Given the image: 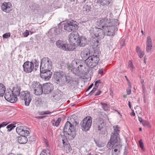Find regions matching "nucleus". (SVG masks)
<instances>
[{
    "instance_id": "obj_1",
    "label": "nucleus",
    "mask_w": 155,
    "mask_h": 155,
    "mask_svg": "<svg viewBox=\"0 0 155 155\" xmlns=\"http://www.w3.org/2000/svg\"><path fill=\"white\" fill-rule=\"evenodd\" d=\"M54 79L57 84H68V89H71L74 86V81L72 77L62 71L60 70L55 72L54 73Z\"/></svg>"
},
{
    "instance_id": "obj_35",
    "label": "nucleus",
    "mask_w": 155,
    "mask_h": 155,
    "mask_svg": "<svg viewBox=\"0 0 155 155\" xmlns=\"http://www.w3.org/2000/svg\"><path fill=\"white\" fill-rule=\"evenodd\" d=\"M61 120V118L60 117L58 118L56 120V121H55L54 120L53 121V122L52 123V124L54 126H55L56 127H57L59 125Z\"/></svg>"
},
{
    "instance_id": "obj_61",
    "label": "nucleus",
    "mask_w": 155,
    "mask_h": 155,
    "mask_svg": "<svg viewBox=\"0 0 155 155\" xmlns=\"http://www.w3.org/2000/svg\"><path fill=\"white\" fill-rule=\"evenodd\" d=\"M128 103V105H129V108L130 109H131V103H130V101H129Z\"/></svg>"
},
{
    "instance_id": "obj_50",
    "label": "nucleus",
    "mask_w": 155,
    "mask_h": 155,
    "mask_svg": "<svg viewBox=\"0 0 155 155\" xmlns=\"http://www.w3.org/2000/svg\"><path fill=\"white\" fill-rule=\"evenodd\" d=\"M62 141L63 146L64 147L65 146L67 145V143L68 142L66 139H62Z\"/></svg>"
},
{
    "instance_id": "obj_38",
    "label": "nucleus",
    "mask_w": 155,
    "mask_h": 155,
    "mask_svg": "<svg viewBox=\"0 0 155 155\" xmlns=\"http://www.w3.org/2000/svg\"><path fill=\"white\" fill-rule=\"evenodd\" d=\"M15 127V126L13 124H10L9 125H8L6 128L8 129V131L9 132L11 131L13 129L14 127Z\"/></svg>"
},
{
    "instance_id": "obj_11",
    "label": "nucleus",
    "mask_w": 155,
    "mask_h": 155,
    "mask_svg": "<svg viewBox=\"0 0 155 155\" xmlns=\"http://www.w3.org/2000/svg\"><path fill=\"white\" fill-rule=\"evenodd\" d=\"M77 22L74 20H71L68 23H66L64 26L65 30L68 31H71L73 30L78 28Z\"/></svg>"
},
{
    "instance_id": "obj_34",
    "label": "nucleus",
    "mask_w": 155,
    "mask_h": 155,
    "mask_svg": "<svg viewBox=\"0 0 155 155\" xmlns=\"http://www.w3.org/2000/svg\"><path fill=\"white\" fill-rule=\"evenodd\" d=\"M62 28L60 27H58L57 28H56L54 29V32L57 35L60 34L62 32Z\"/></svg>"
},
{
    "instance_id": "obj_19",
    "label": "nucleus",
    "mask_w": 155,
    "mask_h": 155,
    "mask_svg": "<svg viewBox=\"0 0 155 155\" xmlns=\"http://www.w3.org/2000/svg\"><path fill=\"white\" fill-rule=\"evenodd\" d=\"M27 128L25 127L19 126L16 128V131L19 135L28 136L29 134V132L27 130Z\"/></svg>"
},
{
    "instance_id": "obj_42",
    "label": "nucleus",
    "mask_w": 155,
    "mask_h": 155,
    "mask_svg": "<svg viewBox=\"0 0 155 155\" xmlns=\"http://www.w3.org/2000/svg\"><path fill=\"white\" fill-rule=\"evenodd\" d=\"M142 124L145 127L150 126V123L148 121H143L142 122Z\"/></svg>"
},
{
    "instance_id": "obj_44",
    "label": "nucleus",
    "mask_w": 155,
    "mask_h": 155,
    "mask_svg": "<svg viewBox=\"0 0 155 155\" xmlns=\"http://www.w3.org/2000/svg\"><path fill=\"white\" fill-rule=\"evenodd\" d=\"M10 36V34L9 33H6L3 35L2 37L4 38H7Z\"/></svg>"
},
{
    "instance_id": "obj_49",
    "label": "nucleus",
    "mask_w": 155,
    "mask_h": 155,
    "mask_svg": "<svg viewBox=\"0 0 155 155\" xmlns=\"http://www.w3.org/2000/svg\"><path fill=\"white\" fill-rule=\"evenodd\" d=\"M84 64V63H82L81 61H80V63L79 64V69H80V71H81L83 72L82 71V68L83 67V65Z\"/></svg>"
},
{
    "instance_id": "obj_18",
    "label": "nucleus",
    "mask_w": 155,
    "mask_h": 155,
    "mask_svg": "<svg viewBox=\"0 0 155 155\" xmlns=\"http://www.w3.org/2000/svg\"><path fill=\"white\" fill-rule=\"evenodd\" d=\"M99 25L100 27L103 28V29H104L106 27L112 25L110 19L106 18L101 20L99 22Z\"/></svg>"
},
{
    "instance_id": "obj_8",
    "label": "nucleus",
    "mask_w": 155,
    "mask_h": 155,
    "mask_svg": "<svg viewBox=\"0 0 155 155\" xmlns=\"http://www.w3.org/2000/svg\"><path fill=\"white\" fill-rule=\"evenodd\" d=\"M34 93L37 95H40L43 93L42 87L39 82H33L31 86Z\"/></svg>"
},
{
    "instance_id": "obj_26",
    "label": "nucleus",
    "mask_w": 155,
    "mask_h": 155,
    "mask_svg": "<svg viewBox=\"0 0 155 155\" xmlns=\"http://www.w3.org/2000/svg\"><path fill=\"white\" fill-rule=\"evenodd\" d=\"M26 136L21 135V136L18 137V141L20 144H25L26 143L28 140Z\"/></svg>"
},
{
    "instance_id": "obj_21",
    "label": "nucleus",
    "mask_w": 155,
    "mask_h": 155,
    "mask_svg": "<svg viewBox=\"0 0 155 155\" xmlns=\"http://www.w3.org/2000/svg\"><path fill=\"white\" fill-rule=\"evenodd\" d=\"M94 125L95 129L101 131L104 125V121L102 119L100 118Z\"/></svg>"
},
{
    "instance_id": "obj_51",
    "label": "nucleus",
    "mask_w": 155,
    "mask_h": 155,
    "mask_svg": "<svg viewBox=\"0 0 155 155\" xmlns=\"http://www.w3.org/2000/svg\"><path fill=\"white\" fill-rule=\"evenodd\" d=\"M104 69L103 68H99L98 71V73L99 74L103 75L104 74Z\"/></svg>"
},
{
    "instance_id": "obj_63",
    "label": "nucleus",
    "mask_w": 155,
    "mask_h": 155,
    "mask_svg": "<svg viewBox=\"0 0 155 155\" xmlns=\"http://www.w3.org/2000/svg\"><path fill=\"white\" fill-rule=\"evenodd\" d=\"M135 115V114L133 111V112L131 114V115H132V116H134Z\"/></svg>"
},
{
    "instance_id": "obj_9",
    "label": "nucleus",
    "mask_w": 155,
    "mask_h": 155,
    "mask_svg": "<svg viewBox=\"0 0 155 155\" xmlns=\"http://www.w3.org/2000/svg\"><path fill=\"white\" fill-rule=\"evenodd\" d=\"M118 134L113 133L111 135V137L110 141H109L107 144V147L110 149L112 148L116 143H117L119 138L118 137Z\"/></svg>"
},
{
    "instance_id": "obj_20",
    "label": "nucleus",
    "mask_w": 155,
    "mask_h": 155,
    "mask_svg": "<svg viewBox=\"0 0 155 155\" xmlns=\"http://www.w3.org/2000/svg\"><path fill=\"white\" fill-rule=\"evenodd\" d=\"M12 5L9 2H4L2 5V9L4 12L8 13L12 10Z\"/></svg>"
},
{
    "instance_id": "obj_4",
    "label": "nucleus",
    "mask_w": 155,
    "mask_h": 155,
    "mask_svg": "<svg viewBox=\"0 0 155 155\" xmlns=\"http://www.w3.org/2000/svg\"><path fill=\"white\" fill-rule=\"evenodd\" d=\"M57 46L59 48L66 51H72L75 49L73 45L69 44L65 41L58 40L56 42Z\"/></svg>"
},
{
    "instance_id": "obj_15",
    "label": "nucleus",
    "mask_w": 155,
    "mask_h": 155,
    "mask_svg": "<svg viewBox=\"0 0 155 155\" xmlns=\"http://www.w3.org/2000/svg\"><path fill=\"white\" fill-rule=\"evenodd\" d=\"M105 35L107 36H113L115 35V32L117 30V28L112 25L107 27H106L104 29Z\"/></svg>"
},
{
    "instance_id": "obj_7",
    "label": "nucleus",
    "mask_w": 155,
    "mask_h": 155,
    "mask_svg": "<svg viewBox=\"0 0 155 155\" xmlns=\"http://www.w3.org/2000/svg\"><path fill=\"white\" fill-rule=\"evenodd\" d=\"M92 123V118L91 117L88 116L84 118L81 123L82 130L85 131L88 130L90 128Z\"/></svg>"
},
{
    "instance_id": "obj_3",
    "label": "nucleus",
    "mask_w": 155,
    "mask_h": 155,
    "mask_svg": "<svg viewBox=\"0 0 155 155\" xmlns=\"http://www.w3.org/2000/svg\"><path fill=\"white\" fill-rule=\"evenodd\" d=\"M98 55L94 54L90 56L85 60V63L87 66L90 68H93L97 65L99 61Z\"/></svg>"
},
{
    "instance_id": "obj_40",
    "label": "nucleus",
    "mask_w": 155,
    "mask_h": 155,
    "mask_svg": "<svg viewBox=\"0 0 155 155\" xmlns=\"http://www.w3.org/2000/svg\"><path fill=\"white\" fill-rule=\"evenodd\" d=\"M111 21L112 22V25L115 27L119 25L118 21L117 20L114 19Z\"/></svg>"
},
{
    "instance_id": "obj_14",
    "label": "nucleus",
    "mask_w": 155,
    "mask_h": 155,
    "mask_svg": "<svg viewBox=\"0 0 155 155\" xmlns=\"http://www.w3.org/2000/svg\"><path fill=\"white\" fill-rule=\"evenodd\" d=\"M23 67L24 72L27 73H30L34 68V64L32 62L27 61L24 63Z\"/></svg>"
},
{
    "instance_id": "obj_30",
    "label": "nucleus",
    "mask_w": 155,
    "mask_h": 155,
    "mask_svg": "<svg viewBox=\"0 0 155 155\" xmlns=\"http://www.w3.org/2000/svg\"><path fill=\"white\" fill-rule=\"evenodd\" d=\"M61 91H55L54 93V94H53L54 99L57 100L60 99L61 97Z\"/></svg>"
},
{
    "instance_id": "obj_59",
    "label": "nucleus",
    "mask_w": 155,
    "mask_h": 155,
    "mask_svg": "<svg viewBox=\"0 0 155 155\" xmlns=\"http://www.w3.org/2000/svg\"><path fill=\"white\" fill-rule=\"evenodd\" d=\"M35 68H36L37 67V66L38 65L39 63L38 62H37V61H35Z\"/></svg>"
},
{
    "instance_id": "obj_39",
    "label": "nucleus",
    "mask_w": 155,
    "mask_h": 155,
    "mask_svg": "<svg viewBox=\"0 0 155 155\" xmlns=\"http://www.w3.org/2000/svg\"><path fill=\"white\" fill-rule=\"evenodd\" d=\"M113 127L114 128V131L113 133H114L115 134H119L120 130L119 127L117 125L113 126Z\"/></svg>"
},
{
    "instance_id": "obj_46",
    "label": "nucleus",
    "mask_w": 155,
    "mask_h": 155,
    "mask_svg": "<svg viewBox=\"0 0 155 155\" xmlns=\"http://www.w3.org/2000/svg\"><path fill=\"white\" fill-rule=\"evenodd\" d=\"M29 33L28 30H26L23 33V36L25 37H27L29 35Z\"/></svg>"
},
{
    "instance_id": "obj_57",
    "label": "nucleus",
    "mask_w": 155,
    "mask_h": 155,
    "mask_svg": "<svg viewBox=\"0 0 155 155\" xmlns=\"http://www.w3.org/2000/svg\"><path fill=\"white\" fill-rule=\"evenodd\" d=\"M101 92V91H98L95 94V96L99 95Z\"/></svg>"
},
{
    "instance_id": "obj_45",
    "label": "nucleus",
    "mask_w": 155,
    "mask_h": 155,
    "mask_svg": "<svg viewBox=\"0 0 155 155\" xmlns=\"http://www.w3.org/2000/svg\"><path fill=\"white\" fill-rule=\"evenodd\" d=\"M138 55L139 56L140 58H142L144 54V52L143 51H140V52L137 53Z\"/></svg>"
},
{
    "instance_id": "obj_5",
    "label": "nucleus",
    "mask_w": 155,
    "mask_h": 155,
    "mask_svg": "<svg viewBox=\"0 0 155 155\" xmlns=\"http://www.w3.org/2000/svg\"><path fill=\"white\" fill-rule=\"evenodd\" d=\"M19 98L21 100L25 101V105L28 106L31 101V96L29 92L28 91H22L20 93Z\"/></svg>"
},
{
    "instance_id": "obj_13",
    "label": "nucleus",
    "mask_w": 155,
    "mask_h": 155,
    "mask_svg": "<svg viewBox=\"0 0 155 155\" xmlns=\"http://www.w3.org/2000/svg\"><path fill=\"white\" fill-rule=\"evenodd\" d=\"M105 34L104 33V31L102 29H98L97 32L95 33L94 35L95 36L98 38L97 40H96V41L94 42V45L96 46H98L99 45V40H100L101 39L104 38Z\"/></svg>"
},
{
    "instance_id": "obj_10",
    "label": "nucleus",
    "mask_w": 155,
    "mask_h": 155,
    "mask_svg": "<svg viewBox=\"0 0 155 155\" xmlns=\"http://www.w3.org/2000/svg\"><path fill=\"white\" fill-rule=\"evenodd\" d=\"M79 38L78 32L73 31L69 35L68 40L71 44L73 45L74 47L76 45V44H77Z\"/></svg>"
},
{
    "instance_id": "obj_47",
    "label": "nucleus",
    "mask_w": 155,
    "mask_h": 155,
    "mask_svg": "<svg viewBox=\"0 0 155 155\" xmlns=\"http://www.w3.org/2000/svg\"><path fill=\"white\" fill-rule=\"evenodd\" d=\"M101 81L100 80H98L97 81H96L94 84V85L95 87H97L98 88V86H99V84H101Z\"/></svg>"
},
{
    "instance_id": "obj_55",
    "label": "nucleus",
    "mask_w": 155,
    "mask_h": 155,
    "mask_svg": "<svg viewBox=\"0 0 155 155\" xmlns=\"http://www.w3.org/2000/svg\"><path fill=\"white\" fill-rule=\"evenodd\" d=\"M7 124V123L6 122H4L0 124L1 128V127H4Z\"/></svg>"
},
{
    "instance_id": "obj_17",
    "label": "nucleus",
    "mask_w": 155,
    "mask_h": 155,
    "mask_svg": "<svg viewBox=\"0 0 155 155\" xmlns=\"http://www.w3.org/2000/svg\"><path fill=\"white\" fill-rule=\"evenodd\" d=\"M42 89L43 93L45 94H49L53 90L54 87L51 83H46L43 85Z\"/></svg>"
},
{
    "instance_id": "obj_36",
    "label": "nucleus",
    "mask_w": 155,
    "mask_h": 155,
    "mask_svg": "<svg viewBox=\"0 0 155 155\" xmlns=\"http://www.w3.org/2000/svg\"><path fill=\"white\" fill-rule=\"evenodd\" d=\"M100 104L102 106V108L105 111H107L108 110V107L107 104L103 102L101 103Z\"/></svg>"
},
{
    "instance_id": "obj_31",
    "label": "nucleus",
    "mask_w": 155,
    "mask_h": 155,
    "mask_svg": "<svg viewBox=\"0 0 155 155\" xmlns=\"http://www.w3.org/2000/svg\"><path fill=\"white\" fill-rule=\"evenodd\" d=\"M5 88L3 84H0V96H3L5 93Z\"/></svg>"
},
{
    "instance_id": "obj_6",
    "label": "nucleus",
    "mask_w": 155,
    "mask_h": 155,
    "mask_svg": "<svg viewBox=\"0 0 155 155\" xmlns=\"http://www.w3.org/2000/svg\"><path fill=\"white\" fill-rule=\"evenodd\" d=\"M52 65L51 60L48 57H44L41 60L40 68L50 70Z\"/></svg>"
},
{
    "instance_id": "obj_48",
    "label": "nucleus",
    "mask_w": 155,
    "mask_h": 155,
    "mask_svg": "<svg viewBox=\"0 0 155 155\" xmlns=\"http://www.w3.org/2000/svg\"><path fill=\"white\" fill-rule=\"evenodd\" d=\"M139 144L140 147L142 149H143V144L142 140H140L139 141Z\"/></svg>"
},
{
    "instance_id": "obj_43",
    "label": "nucleus",
    "mask_w": 155,
    "mask_h": 155,
    "mask_svg": "<svg viewBox=\"0 0 155 155\" xmlns=\"http://www.w3.org/2000/svg\"><path fill=\"white\" fill-rule=\"evenodd\" d=\"M51 113V112L49 110H47L45 111L41 112L40 113V114L41 115H44V114H50Z\"/></svg>"
},
{
    "instance_id": "obj_64",
    "label": "nucleus",
    "mask_w": 155,
    "mask_h": 155,
    "mask_svg": "<svg viewBox=\"0 0 155 155\" xmlns=\"http://www.w3.org/2000/svg\"><path fill=\"white\" fill-rule=\"evenodd\" d=\"M86 0H81L80 2L81 3H83L85 2L86 1Z\"/></svg>"
},
{
    "instance_id": "obj_22",
    "label": "nucleus",
    "mask_w": 155,
    "mask_h": 155,
    "mask_svg": "<svg viewBox=\"0 0 155 155\" xmlns=\"http://www.w3.org/2000/svg\"><path fill=\"white\" fill-rule=\"evenodd\" d=\"M146 51L150 52L152 49L153 43L151 38L150 36L147 37L146 42Z\"/></svg>"
},
{
    "instance_id": "obj_58",
    "label": "nucleus",
    "mask_w": 155,
    "mask_h": 155,
    "mask_svg": "<svg viewBox=\"0 0 155 155\" xmlns=\"http://www.w3.org/2000/svg\"><path fill=\"white\" fill-rule=\"evenodd\" d=\"M127 94L128 95H129L131 94V89H128L127 90Z\"/></svg>"
},
{
    "instance_id": "obj_53",
    "label": "nucleus",
    "mask_w": 155,
    "mask_h": 155,
    "mask_svg": "<svg viewBox=\"0 0 155 155\" xmlns=\"http://www.w3.org/2000/svg\"><path fill=\"white\" fill-rule=\"evenodd\" d=\"M136 51L137 52V53L140 52L141 51V50L139 46H137L136 47Z\"/></svg>"
},
{
    "instance_id": "obj_56",
    "label": "nucleus",
    "mask_w": 155,
    "mask_h": 155,
    "mask_svg": "<svg viewBox=\"0 0 155 155\" xmlns=\"http://www.w3.org/2000/svg\"><path fill=\"white\" fill-rule=\"evenodd\" d=\"M93 85V84H91L88 87L86 91H89L91 88L92 87Z\"/></svg>"
},
{
    "instance_id": "obj_25",
    "label": "nucleus",
    "mask_w": 155,
    "mask_h": 155,
    "mask_svg": "<svg viewBox=\"0 0 155 155\" xmlns=\"http://www.w3.org/2000/svg\"><path fill=\"white\" fill-rule=\"evenodd\" d=\"M87 42V41L86 38L82 36L79 38L78 41L76 44V45L83 47L86 45Z\"/></svg>"
},
{
    "instance_id": "obj_28",
    "label": "nucleus",
    "mask_w": 155,
    "mask_h": 155,
    "mask_svg": "<svg viewBox=\"0 0 155 155\" xmlns=\"http://www.w3.org/2000/svg\"><path fill=\"white\" fill-rule=\"evenodd\" d=\"M91 8L90 2H87L84 5L83 9V11L87 13L90 11Z\"/></svg>"
},
{
    "instance_id": "obj_54",
    "label": "nucleus",
    "mask_w": 155,
    "mask_h": 155,
    "mask_svg": "<svg viewBox=\"0 0 155 155\" xmlns=\"http://www.w3.org/2000/svg\"><path fill=\"white\" fill-rule=\"evenodd\" d=\"M120 45L121 46V47H123L125 45V41L124 39H123L121 40L120 42Z\"/></svg>"
},
{
    "instance_id": "obj_41",
    "label": "nucleus",
    "mask_w": 155,
    "mask_h": 155,
    "mask_svg": "<svg viewBox=\"0 0 155 155\" xmlns=\"http://www.w3.org/2000/svg\"><path fill=\"white\" fill-rule=\"evenodd\" d=\"M97 88V87H94L93 88L92 90L90 92V93H89L88 95L89 96H91L92 95L93 93L96 91Z\"/></svg>"
},
{
    "instance_id": "obj_32",
    "label": "nucleus",
    "mask_w": 155,
    "mask_h": 155,
    "mask_svg": "<svg viewBox=\"0 0 155 155\" xmlns=\"http://www.w3.org/2000/svg\"><path fill=\"white\" fill-rule=\"evenodd\" d=\"M100 4L103 5H109L111 0H99Z\"/></svg>"
},
{
    "instance_id": "obj_52",
    "label": "nucleus",
    "mask_w": 155,
    "mask_h": 155,
    "mask_svg": "<svg viewBox=\"0 0 155 155\" xmlns=\"http://www.w3.org/2000/svg\"><path fill=\"white\" fill-rule=\"evenodd\" d=\"M35 140V138L34 136H31L30 137L29 139V141H30L31 142H33V141H34Z\"/></svg>"
},
{
    "instance_id": "obj_12",
    "label": "nucleus",
    "mask_w": 155,
    "mask_h": 155,
    "mask_svg": "<svg viewBox=\"0 0 155 155\" xmlns=\"http://www.w3.org/2000/svg\"><path fill=\"white\" fill-rule=\"evenodd\" d=\"M40 75L41 77L45 81H48L51 78L52 73L50 70L40 68Z\"/></svg>"
},
{
    "instance_id": "obj_62",
    "label": "nucleus",
    "mask_w": 155,
    "mask_h": 155,
    "mask_svg": "<svg viewBox=\"0 0 155 155\" xmlns=\"http://www.w3.org/2000/svg\"><path fill=\"white\" fill-rule=\"evenodd\" d=\"M139 120L140 122H143V119L141 117H139Z\"/></svg>"
},
{
    "instance_id": "obj_16",
    "label": "nucleus",
    "mask_w": 155,
    "mask_h": 155,
    "mask_svg": "<svg viewBox=\"0 0 155 155\" xmlns=\"http://www.w3.org/2000/svg\"><path fill=\"white\" fill-rule=\"evenodd\" d=\"M5 98L8 101L12 103L15 102L17 100V96L13 94L11 91L5 93Z\"/></svg>"
},
{
    "instance_id": "obj_60",
    "label": "nucleus",
    "mask_w": 155,
    "mask_h": 155,
    "mask_svg": "<svg viewBox=\"0 0 155 155\" xmlns=\"http://www.w3.org/2000/svg\"><path fill=\"white\" fill-rule=\"evenodd\" d=\"M45 116H38L36 118L38 119H42L45 117Z\"/></svg>"
},
{
    "instance_id": "obj_24",
    "label": "nucleus",
    "mask_w": 155,
    "mask_h": 155,
    "mask_svg": "<svg viewBox=\"0 0 155 155\" xmlns=\"http://www.w3.org/2000/svg\"><path fill=\"white\" fill-rule=\"evenodd\" d=\"M90 51L87 49H84L81 52V57L83 60L85 61L90 56Z\"/></svg>"
},
{
    "instance_id": "obj_27",
    "label": "nucleus",
    "mask_w": 155,
    "mask_h": 155,
    "mask_svg": "<svg viewBox=\"0 0 155 155\" xmlns=\"http://www.w3.org/2000/svg\"><path fill=\"white\" fill-rule=\"evenodd\" d=\"M11 91L13 94H14L17 96H20V88L18 86H16L15 87H14L13 88V90Z\"/></svg>"
},
{
    "instance_id": "obj_33",
    "label": "nucleus",
    "mask_w": 155,
    "mask_h": 155,
    "mask_svg": "<svg viewBox=\"0 0 155 155\" xmlns=\"http://www.w3.org/2000/svg\"><path fill=\"white\" fill-rule=\"evenodd\" d=\"M128 67L132 71H133L135 69V68L134 66L132 61L131 60L129 61L128 62Z\"/></svg>"
},
{
    "instance_id": "obj_37",
    "label": "nucleus",
    "mask_w": 155,
    "mask_h": 155,
    "mask_svg": "<svg viewBox=\"0 0 155 155\" xmlns=\"http://www.w3.org/2000/svg\"><path fill=\"white\" fill-rule=\"evenodd\" d=\"M40 155H50V153L48 150H43L41 153Z\"/></svg>"
},
{
    "instance_id": "obj_2",
    "label": "nucleus",
    "mask_w": 155,
    "mask_h": 155,
    "mask_svg": "<svg viewBox=\"0 0 155 155\" xmlns=\"http://www.w3.org/2000/svg\"><path fill=\"white\" fill-rule=\"evenodd\" d=\"M75 128L74 126L69 121H67L64 127V133L67 135L68 139L73 140L76 135Z\"/></svg>"
},
{
    "instance_id": "obj_29",
    "label": "nucleus",
    "mask_w": 155,
    "mask_h": 155,
    "mask_svg": "<svg viewBox=\"0 0 155 155\" xmlns=\"http://www.w3.org/2000/svg\"><path fill=\"white\" fill-rule=\"evenodd\" d=\"M80 61H81L78 60H76L73 61L72 62V63L74 67H75L76 68H78V69H76L77 71H80V69H79V64L80 63Z\"/></svg>"
},
{
    "instance_id": "obj_23",
    "label": "nucleus",
    "mask_w": 155,
    "mask_h": 155,
    "mask_svg": "<svg viewBox=\"0 0 155 155\" xmlns=\"http://www.w3.org/2000/svg\"><path fill=\"white\" fill-rule=\"evenodd\" d=\"M112 150V155H120L121 146L120 144H116Z\"/></svg>"
}]
</instances>
